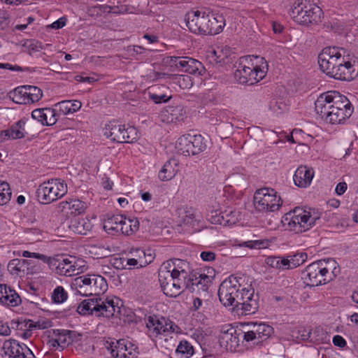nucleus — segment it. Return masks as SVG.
<instances>
[{"instance_id": "46", "label": "nucleus", "mask_w": 358, "mask_h": 358, "mask_svg": "<svg viewBox=\"0 0 358 358\" xmlns=\"http://www.w3.org/2000/svg\"><path fill=\"white\" fill-rule=\"evenodd\" d=\"M68 298V294L62 286H57L52 293V300L55 303H62Z\"/></svg>"}, {"instance_id": "11", "label": "nucleus", "mask_w": 358, "mask_h": 358, "mask_svg": "<svg viewBox=\"0 0 358 358\" xmlns=\"http://www.w3.org/2000/svg\"><path fill=\"white\" fill-rule=\"evenodd\" d=\"M206 148L207 141L201 134L182 135L176 144L178 153L184 156L197 155L204 152Z\"/></svg>"}, {"instance_id": "30", "label": "nucleus", "mask_w": 358, "mask_h": 358, "mask_svg": "<svg viewBox=\"0 0 358 358\" xmlns=\"http://www.w3.org/2000/svg\"><path fill=\"white\" fill-rule=\"evenodd\" d=\"M178 171V162L175 159L168 160L159 171L158 177L162 181L171 180Z\"/></svg>"}, {"instance_id": "20", "label": "nucleus", "mask_w": 358, "mask_h": 358, "mask_svg": "<svg viewBox=\"0 0 358 358\" xmlns=\"http://www.w3.org/2000/svg\"><path fill=\"white\" fill-rule=\"evenodd\" d=\"M47 263L55 266L57 273L61 275L72 276L78 275L80 272L76 258L72 256L62 255L53 259L49 257V261Z\"/></svg>"}, {"instance_id": "42", "label": "nucleus", "mask_w": 358, "mask_h": 358, "mask_svg": "<svg viewBox=\"0 0 358 358\" xmlns=\"http://www.w3.org/2000/svg\"><path fill=\"white\" fill-rule=\"evenodd\" d=\"M176 353L186 358L190 357L194 354V348L190 343L184 340L181 341L178 345Z\"/></svg>"}, {"instance_id": "10", "label": "nucleus", "mask_w": 358, "mask_h": 358, "mask_svg": "<svg viewBox=\"0 0 358 358\" xmlns=\"http://www.w3.org/2000/svg\"><path fill=\"white\" fill-rule=\"evenodd\" d=\"M282 201L277 192L269 187L257 189L254 195V205L258 211L275 212L279 210Z\"/></svg>"}, {"instance_id": "22", "label": "nucleus", "mask_w": 358, "mask_h": 358, "mask_svg": "<svg viewBox=\"0 0 358 358\" xmlns=\"http://www.w3.org/2000/svg\"><path fill=\"white\" fill-rule=\"evenodd\" d=\"M161 266H165V270H169L173 275L187 280L189 277V264L187 261L180 259H172L164 262Z\"/></svg>"}, {"instance_id": "15", "label": "nucleus", "mask_w": 358, "mask_h": 358, "mask_svg": "<svg viewBox=\"0 0 358 358\" xmlns=\"http://www.w3.org/2000/svg\"><path fill=\"white\" fill-rule=\"evenodd\" d=\"M209 15V10H190L185 15L186 26L194 34L208 35Z\"/></svg>"}, {"instance_id": "3", "label": "nucleus", "mask_w": 358, "mask_h": 358, "mask_svg": "<svg viewBox=\"0 0 358 358\" xmlns=\"http://www.w3.org/2000/svg\"><path fill=\"white\" fill-rule=\"evenodd\" d=\"M268 65L264 57L248 55L241 58L234 79L241 85H252L262 80L266 75Z\"/></svg>"}, {"instance_id": "28", "label": "nucleus", "mask_w": 358, "mask_h": 358, "mask_svg": "<svg viewBox=\"0 0 358 358\" xmlns=\"http://www.w3.org/2000/svg\"><path fill=\"white\" fill-rule=\"evenodd\" d=\"M313 176L314 171L312 169L301 166L296 170L293 179L296 186L306 187L310 184Z\"/></svg>"}, {"instance_id": "40", "label": "nucleus", "mask_w": 358, "mask_h": 358, "mask_svg": "<svg viewBox=\"0 0 358 358\" xmlns=\"http://www.w3.org/2000/svg\"><path fill=\"white\" fill-rule=\"evenodd\" d=\"M222 225L224 226L235 224L238 221L240 217L239 213L231 208H228L225 210L222 211Z\"/></svg>"}, {"instance_id": "16", "label": "nucleus", "mask_w": 358, "mask_h": 358, "mask_svg": "<svg viewBox=\"0 0 358 358\" xmlns=\"http://www.w3.org/2000/svg\"><path fill=\"white\" fill-rule=\"evenodd\" d=\"M0 358H36L24 344L15 339L6 340L0 346Z\"/></svg>"}, {"instance_id": "39", "label": "nucleus", "mask_w": 358, "mask_h": 358, "mask_svg": "<svg viewBox=\"0 0 358 358\" xmlns=\"http://www.w3.org/2000/svg\"><path fill=\"white\" fill-rule=\"evenodd\" d=\"M130 253L131 256L135 257L136 259L138 262L140 267L145 266L152 260V257L150 254H148L150 259H147L146 254L144 250L139 248H131Z\"/></svg>"}, {"instance_id": "60", "label": "nucleus", "mask_w": 358, "mask_h": 358, "mask_svg": "<svg viewBox=\"0 0 358 358\" xmlns=\"http://www.w3.org/2000/svg\"><path fill=\"white\" fill-rule=\"evenodd\" d=\"M75 80L80 83H92L97 80V78L93 76H83L82 75H77L74 77Z\"/></svg>"}, {"instance_id": "61", "label": "nucleus", "mask_w": 358, "mask_h": 358, "mask_svg": "<svg viewBox=\"0 0 358 358\" xmlns=\"http://www.w3.org/2000/svg\"><path fill=\"white\" fill-rule=\"evenodd\" d=\"M200 257L203 261L211 262L215 259V253L211 251H203L201 252Z\"/></svg>"}, {"instance_id": "57", "label": "nucleus", "mask_w": 358, "mask_h": 358, "mask_svg": "<svg viewBox=\"0 0 358 358\" xmlns=\"http://www.w3.org/2000/svg\"><path fill=\"white\" fill-rule=\"evenodd\" d=\"M311 331L310 329L301 328L299 329L298 331V336H296L297 338L300 339L301 341H308L309 338L310 337Z\"/></svg>"}, {"instance_id": "14", "label": "nucleus", "mask_w": 358, "mask_h": 358, "mask_svg": "<svg viewBox=\"0 0 358 358\" xmlns=\"http://www.w3.org/2000/svg\"><path fill=\"white\" fill-rule=\"evenodd\" d=\"M214 278L215 270L212 268L207 269V273H200L198 276L192 274L185 282V290L196 293L201 296H206Z\"/></svg>"}, {"instance_id": "56", "label": "nucleus", "mask_w": 358, "mask_h": 358, "mask_svg": "<svg viewBox=\"0 0 358 358\" xmlns=\"http://www.w3.org/2000/svg\"><path fill=\"white\" fill-rule=\"evenodd\" d=\"M121 264L122 268H126L127 266H128L129 268L135 266L137 268L140 267L138 262L133 257L131 258L124 259Z\"/></svg>"}, {"instance_id": "8", "label": "nucleus", "mask_w": 358, "mask_h": 358, "mask_svg": "<svg viewBox=\"0 0 358 358\" xmlns=\"http://www.w3.org/2000/svg\"><path fill=\"white\" fill-rule=\"evenodd\" d=\"M243 279L241 277L230 275L220 285L218 289V296L220 301L224 306H233L236 308L241 292V288Z\"/></svg>"}, {"instance_id": "53", "label": "nucleus", "mask_w": 358, "mask_h": 358, "mask_svg": "<svg viewBox=\"0 0 358 358\" xmlns=\"http://www.w3.org/2000/svg\"><path fill=\"white\" fill-rule=\"evenodd\" d=\"M22 256L24 257L37 259L41 260L45 263H46L49 261V257L43 254L36 253V252H31L26 251V250L22 252Z\"/></svg>"}, {"instance_id": "7", "label": "nucleus", "mask_w": 358, "mask_h": 358, "mask_svg": "<svg viewBox=\"0 0 358 358\" xmlns=\"http://www.w3.org/2000/svg\"><path fill=\"white\" fill-rule=\"evenodd\" d=\"M318 0H298L292 9L291 16L298 24L308 25L320 22L322 14Z\"/></svg>"}, {"instance_id": "44", "label": "nucleus", "mask_w": 358, "mask_h": 358, "mask_svg": "<svg viewBox=\"0 0 358 358\" xmlns=\"http://www.w3.org/2000/svg\"><path fill=\"white\" fill-rule=\"evenodd\" d=\"M11 191L9 184L5 181L0 180V206L8 203L11 198Z\"/></svg>"}, {"instance_id": "21", "label": "nucleus", "mask_w": 358, "mask_h": 358, "mask_svg": "<svg viewBox=\"0 0 358 358\" xmlns=\"http://www.w3.org/2000/svg\"><path fill=\"white\" fill-rule=\"evenodd\" d=\"M146 326L150 336L157 337L159 335L174 331L173 323L164 317L150 315L146 320Z\"/></svg>"}, {"instance_id": "26", "label": "nucleus", "mask_w": 358, "mask_h": 358, "mask_svg": "<svg viewBox=\"0 0 358 358\" xmlns=\"http://www.w3.org/2000/svg\"><path fill=\"white\" fill-rule=\"evenodd\" d=\"M184 114L183 108L180 106H168L160 111L159 118L162 122L169 124L182 120Z\"/></svg>"}, {"instance_id": "18", "label": "nucleus", "mask_w": 358, "mask_h": 358, "mask_svg": "<svg viewBox=\"0 0 358 358\" xmlns=\"http://www.w3.org/2000/svg\"><path fill=\"white\" fill-rule=\"evenodd\" d=\"M104 345L113 358L136 357V347L127 340L109 338L105 342Z\"/></svg>"}, {"instance_id": "37", "label": "nucleus", "mask_w": 358, "mask_h": 358, "mask_svg": "<svg viewBox=\"0 0 358 358\" xmlns=\"http://www.w3.org/2000/svg\"><path fill=\"white\" fill-rule=\"evenodd\" d=\"M139 221L136 218L127 219L123 215V220L121 224V228L120 229V233L130 236L135 234L139 229Z\"/></svg>"}, {"instance_id": "23", "label": "nucleus", "mask_w": 358, "mask_h": 358, "mask_svg": "<svg viewBox=\"0 0 358 358\" xmlns=\"http://www.w3.org/2000/svg\"><path fill=\"white\" fill-rule=\"evenodd\" d=\"M238 331L240 329H236L234 327L223 331L219 338L220 345L224 346L227 350H236L241 341V335Z\"/></svg>"}, {"instance_id": "33", "label": "nucleus", "mask_w": 358, "mask_h": 358, "mask_svg": "<svg viewBox=\"0 0 358 358\" xmlns=\"http://www.w3.org/2000/svg\"><path fill=\"white\" fill-rule=\"evenodd\" d=\"M257 338V343L267 340L273 334V329L265 323H252L249 324Z\"/></svg>"}, {"instance_id": "5", "label": "nucleus", "mask_w": 358, "mask_h": 358, "mask_svg": "<svg viewBox=\"0 0 358 358\" xmlns=\"http://www.w3.org/2000/svg\"><path fill=\"white\" fill-rule=\"evenodd\" d=\"M77 312L82 315H92L96 317H117L120 314L121 307L119 299H102L96 297L83 300L77 307Z\"/></svg>"}, {"instance_id": "32", "label": "nucleus", "mask_w": 358, "mask_h": 358, "mask_svg": "<svg viewBox=\"0 0 358 358\" xmlns=\"http://www.w3.org/2000/svg\"><path fill=\"white\" fill-rule=\"evenodd\" d=\"M70 229L76 234L86 235L92 229V224L87 218H73L71 220Z\"/></svg>"}, {"instance_id": "43", "label": "nucleus", "mask_w": 358, "mask_h": 358, "mask_svg": "<svg viewBox=\"0 0 358 358\" xmlns=\"http://www.w3.org/2000/svg\"><path fill=\"white\" fill-rule=\"evenodd\" d=\"M173 83L180 89H189L193 85V81L190 76L187 75H174L173 77Z\"/></svg>"}, {"instance_id": "50", "label": "nucleus", "mask_w": 358, "mask_h": 358, "mask_svg": "<svg viewBox=\"0 0 358 358\" xmlns=\"http://www.w3.org/2000/svg\"><path fill=\"white\" fill-rule=\"evenodd\" d=\"M26 87L27 91L31 94V99L34 100L35 102L38 101L42 98L43 92L39 87L34 85H26Z\"/></svg>"}, {"instance_id": "6", "label": "nucleus", "mask_w": 358, "mask_h": 358, "mask_svg": "<svg viewBox=\"0 0 358 358\" xmlns=\"http://www.w3.org/2000/svg\"><path fill=\"white\" fill-rule=\"evenodd\" d=\"M322 213L314 209L304 210L299 207L285 214L284 225H287L290 231L299 234L304 232L320 222Z\"/></svg>"}, {"instance_id": "51", "label": "nucleus", "mask_w": 358, "mask_h": 358, "mask_svg": "<svg viewBox=\"0 0 358 358\" xmlns=\"http://www.w3.org/2000/svg\"><path fill=\"white\" fill-rule=\"evenodd\" d=\"M240 247H247L250 249L252 248H262L265 247L264 241L256 240V241H243L238 244Z\"/></svg>"}, {"instance_id": "58", "label": "nucleus", "mask_w": 358, "mask_h": 358, "mask_svg": "<svg viewBox=\"0 0 358 358\" xmlns=\"http://www.w3.org/2000/svg\"><path fill=\"white\" fill-rule=\"evenodd\" d=\"M69 331L63 330L62 333L58 334V338H57V340L59 343H60L59 344L62 346V350H64V348L69 343V342H68L66 338V334H69Z\"/></svg>"}, {"instance_id": "24", "label": "nucleus", "mask_w": 358, "mask_h": 358, "mask_svg": "<svg viewBox=\"0 0 358 358\" xmlns=\"http://www.w3.org/2000/svg\"><path fill=\"white\" fill-rule=\"evenodd\" d=\"M31 117L39 122L42 125H54L59 119L58 113L55 112L54 108H37L32 111Z\"/></svg>"}, {"instance_id": "64", "label": "nucleus", "mask_w": 358, "mask_h": 358, "mask_svg": "<svg viewBox=\"0 0 358 358\" xmlns=\"http://www.w3.org/2000/svg\"><path fill=\"white\" fill-rule=\"evenodd\" d=\"M59 343H60L58 342L57 338H51L48 342V345L50 348V350L62 351V346Z\"/></svg>"}, {"instance_id": "59", "label": "nucleus", "mask_w": 358, "mask_h": 358, "mask_svg": "<svg viewBox=\"0 0 358 358\" xmlns=\"http://www.w3.org/2000/svg\"><path fill=\"white\" fill-rule=\"evenodd\" d=\"M292 269L289 255L286 257H280V270Z\"/></svg>"}, {"instance_id": "47", "label": "nucleus", "mask_w": 358, "mask_h": 358, "mask_svg": "<svg viewBox=\"0 0 358 358\" xmlns=\"http://www.w3.org/2000/svg\"><path fill=\"white\" fill-rule=\"evenodd\" d=\"M71 101L70 100H64L56 103L54 106V109L56 113H58L59 117L60 115H67L71 113Z\"/></svg>"}, {"instance_id": "62", "label": "nucleus", "mask_w": 358, "mask_h": 358, "mask_svg": "<svg viewBox=\"0 0 358 358\" xmlns=\"http://www.w3.org/2000/svg\"><path fill=\"white\" fill-rule=\"evenodd\" d=\"M333 343L339 348H344L347 345L346 341L340 335H336L333 337Z\"/></svg>"}, {"instance_id": "29", "label": "nucleus", "mask_w": 358, "mask_h": 358, "mask_svg": "<svg viewBox=\"0 0 358 358\" xmlns=\"http://www.w3.org/2000/svg\"><path fill=\"white\" fill-rule=\"evenodd\" d=\"M8 95L10 99L17 104H30L35 103V101L31 99V94L27 91L26 85L19 86L15 88L9 92Z\"/></svg>"}, {"instance_id": "27", "label": "nucleus", "mask_w": 358, "mask_h": 358, "mask_svg": "<svg viewBox=\"0 0 358 358\" xmlns=\"http://www.w3.org/2000/svg\"><path fill=\"white\" fill-rule=\"evenodd\" d=\"M27 121L28 120L25 119L20 120L12 125L10 129L1 131L0 137L3 140H6V138L20 139L24 138V134L27 133L24 127Z\"/></svg>"}, {"instance_id": "38", "label": "nucleus", "mask_w": 358, "mask_h": 358, "mask_svg": "<svg viewBox=\"0 0 358 358\" xmlns=\"http://www.w3.org/2000/svg\"><path fill=\"white\" fill-rule=\"evenodd\" d=\"M0 303L6 306L15 307L21 303V298L18 294L10 287L7 289L6 294L3 295Z\"/></svg>"}, {"instance_id": "34", "label": "nucleus", "mask_w": 358, "mask_h": 358, "mask_svg": "<svg viewBox=\"0 0 358 358\" xmlns=\"http://www.w3.org/2000/svg\"><path fill=\"white\" fill-rule=\"evenodd\" d=\"M122 125L117 122H110L106 126L104 135L111 141L122 143L124 138H122Z\"/></svg>"}, {"instance_id": "9", "label": "nucleus", "mask_w": 358, "mask_h": 358, "mask_svg": "<svg viewBox=\"0 0 358 358\" xmlns=\"http://www.w3.org/2000/svg\"><path fill=\"white\" fill-rule=\"evenodd\" d=\"M73 285L82 296L99 295L108 289L106 279L99 275L80 276L75 279Z\"/></svg>"}, {"instance_id": "52", "label": "nucleus", "mask_w": 358, "mask_h": 358, "mask_svg": "<svg viewBox=\"0 0 358 358\" xmlns=\"http://www.w3.org/2000/svg\"><path fill=\"white\" fill-rule=\"evenodd\" d=\"M149 98L155 103H166L169 101L171 99V96H167L164 94H157L155 93L149 92Z\"/></svg>"}, {"instance_id": "31", "label": "nucleus", "mask_w": 358, "mask_h": 358, "mask_svg": "<svg viewBox=\"0 0 358 358\" xmlns=\"http://www.w3.org/2000/svg\"><path fill=\"white\" fill-rule=\"evenodd\" d=\"M210 22H208V35H215L220 33L225 26V19L222 14L214 13L210 11Z\"/></svg>"}, {"instance_id": "19", "label": "nucleus", "mask_w": 358, "mask_h": 358, "mask_svg": "<svg viewBox=\"0 0 358 358\" xmlns=\"http://www.w3.org/2000/svg\"><path fill=\"white\" fill-rule=\"evenodd\" d=\"M169 64L177 69L194 76H201L205 72V68L199 61L189 57H169Z\"/></svg>"}, {"instance_id": "41", "label": "nucleus", "mask_w": 358, "mask_h": 358, "mask_svg": "<svg viewBox=\"0 0 358 358\" xmlns=\"http://www.w3.org/2000/svg\"><path fill=\"white\" fill-rule=\"evenodd\" d=\"M122 129V138H124V143H133L137 141L139 137L137 129L134 127L128 126L126 127V126L123 124Z\"/></svg>"}, {"instance_id": "4", "label": "nucleus", "mask_w": 358, "mask_h": 358, "mask_svg": "<svg viewBox=\"0 0 358 358\" xmlns=\"http://www.w3.org/2000/svg\"><path fill=\"white\" fill-rule=\"evenodd\" d=\"M339 273L337 262L331 259L314 262L301 272L303 282L310 287L325 285L333 280Z\"/></svg>"}, {"instance_id": "35", "label": "nucleus", "mask_w": 358, "mask_h": 358, "mask_svg": "<svg viewBox=\"0 0 358 358\" xmlns=\"http://www.w3.org/2000/svg\"><path fill=\"white\" fill-rule=\"evenodd\" d=\"M28 260L24 259H11L8 264V270L12 275L22 276L27 275Z\"/></svg>"}, {"instance_id": "54", "label": "nucleus", "mask_w": 358, "mask_h": 358, "mask_svg": "<svg viewBox=\"0 0 358 358\" xmlns=\"http://www.w3.org/2000/svg\"><path fill=\"white\" fill-rule=\"evenodd\" d=\"M127 51L131 57H136L143 55L146 49L139 45H129L128 46Z\"/></svg>"}, {"instance_id": "1", "label": "nucleus", "mask_w": 358, "mask_h": 358, "mask_svg": "<svg viewBox=\"0 0 358 358\" xmlns=\"http://www.w3.org/2000/svg\"><path fill=\"white\" fill-rule=\"evenodd\" d=\"M345 50L338 47H326L318 55L321 70L328 76L340 80L350 81L356 76L354 65L349 61Z\"/></svg>"}, {"instance_id": "49", "label": "nucleus", "mask_w": 358, "mask_h": 358, "mask_svg": "<svg viewBox=\"0 0 358 358\" xmlns=\"http://www.w3.org/2000/svg\"><path fill=\"white\" fill-rule=\"evenodd\" d=\"M208 220L212 224L222 225V222H223L222 211L219 212L217 210H212L209 214H208Z\"/></svg>"}, {"instance_id": "48", "label": "nucleus", "mask_w": 358, "mask_h": 358, "mask_svg": "<svg viewBox=\"0 0 358 358\" xmlns=\"http://www.w3.org/2000/svg\"><path fill=\"white\" fill-rule=\"evenodd\" d=\"M238 333L241 335V341H246V342H250L252 341L254 344H259V343H257V336L255 334L254 331L252 329H249L248 331H243L241 329H240V331Z\"/></svg>"}, {"instance_id": "36", "label": "nucleus", "mask_w": 358, "mask_h": 358, "mask_svg": "<svg viewBox=\"0 0 358 358\" xmlns=\"http://www.w3.org/2000/svg\"><path fill=\"white\" fill-rule=\"evenodd\" d=\"M122 220V215H114L105 221L103 229L109 234L120 233V229L121 228Z\"/></svg>"}, {"instance_id": "12", "label": "nucleus", "mask_w": 358, "mask_h": 358, "mask_svg": "<svg viewBox=\"0 0 358 358\" xmlns=\"http://www.w3.org/2000/svg\"><path fill=\"white\" fill-rule=\"evenodd\" d=\"M158 278L162 290L167 296L177 297L185 290L186 280L165 270V266H160Z\"/></svg>"}, {"instance_id": "17", "label": "nucleus", "mask_w": 358, "mask_h": 358, "mask_svg": "<svg viewBox=\"0 0 358 358\" xmlns=\"http://www.w3.org/2000/svg\"><path fill=\"white\" fill-rule=\"evenodd\" d=\"M236 309L241 310V314L251 315L255 313L259 308V295L255 294V289L248 285L243 287L239 298H238Z\"/></svg>"}, {"instance_id": "45", "label": "nucleus", "mask_w": 358, "mask_h": 358, "mask_svg": "<svg viewBox=\"0 0 358 358\" xmlns=\"http://www.w3.org/2000/svg\"><path fill=\"white\" fill-rule=\"evenodd\" d=\"M289 258L293 269L303 264L307 260L308 255L306 252H300L289 255Z\"/></svg>"}, {"instance_id": "25", "label": "nucleus", "mask_w": 358, "mask_h": 358, "mask_svg": "<svg viewBox=\"0 0 358 358\" xmlns=\"http://www.w3.org/2000/svg\"><path fill=\"white\" fill-rule=\"evenodd\" d=\"M58 208L67 216H77L85 213L87 204L79 199H71L60 202Z\"/></svg>"}, {"instance_id": "13", "label": "nucleus", "mask_w": 358, "mask_h": 358, "mask_svg": "<svg viewBox=\"0 0 358 358\" xmlns=\"http://www.w3.org/2000/svg\"><path fill=\"white\" fill-rule=\"evenodd\" d=\"M67 192L66 185L59 179H51L41 184L36 191L38 200L50 203L63 196Z\"/></svg>"}, {"instance_id": "63", "label": "nucleus", "mask_w": 358, "mask_h": 358, "mask_svg": "<svg viewBox=\"0 0 358 358\" xmlns=\"http://www.w3.org/2000/svg\"><path fill=\"white\" fill-rule=\"evenodd\" d=\"M25 234L32 239H34L32 237V235L36 236V240H39V236H41V231L38 229L35 228H27L24 230Z\"/></svg>"}, {"instance_id": "55", "label": "nucleus", "mask_w": 358, "mask_h": 358, "mask_svg": "<svg viewBox=\"0 0 358 358\" xmlns=\"http://www.w3.org/2000/svg\"><path fill=\"white\" fill-rule=\"evenodd\" d=\"M265 262L268 266L280 270V257H268Z\"/></svg>"}, {"instance_id": "2", "label": "nucleus", "mask_w": 358, "mask_h": 358, "mask_svg": "<svg viewBox=\"0 0 358 358\" xmlns=\"http://www.w3.org/2000/svg\"><path fill=\"white\" fill-rule=\"evenodd\" d=\"M315 109L322 119L331 124L341 123L353 112L350 101L336 91L321 94L315 102Z\"/></svg>"}]
</instances>
